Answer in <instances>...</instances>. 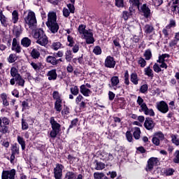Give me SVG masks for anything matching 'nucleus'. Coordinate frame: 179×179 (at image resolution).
<instances>
[{"label":"nucleus","mask_w":179,"mask_h":179,"mask_svg":"<svg viewBox=\"0 0 179 179\" xmlns=\"http://www.w3.org/2000/svg\"><path fill=\"white\" fill-rule=\"evenodd\" d=\"M46 25L52 33L58 31L59 26L57 23V13L55 12H50L48 13Z\"/></svg>","instance_id":"obj_1"},{"label":"nucleus","mask_w":179,"mask_h":179,"mask_svg":"<svg viewBox=\"0 0 179 179\" xmlns=\"http://www.w3.org/2000/svg\"><path fill=\"white\" fill-rule=\"evenodd\" d=\"M34 37L37 39V44L42 45V47H45L48 44V38L41 29H37L35 31Z\"/></svg>","instance_id":"obj_2"},{"label":"nucleus","mask_w":179,"mask_h":179,"mask_svg":"<svg viewBox=\"0 0 179 179\" xmlns=\"http://www.w3.org/2000/svg\"><path fill=\"white\" fill-rule=\"evenodd\" d=\"M25 26L27 24L31 30H34L37 26V20L34 12L29 10L24 17Z\"/></svg>","instance_id":"obj_3"},{"label":"nucleus","mask_w":179,"mask_h":179,"mask_svg":"<svg viewBox=\"0 0 179 179\" xmlns=\"http://www.w3.org/2000/svg\"><path fill=\"white\" fill-rule=\"evenodd\" d=\"M50 122L52 125V131H50L51 138H57V136L59 134L61 131V124L57 122L54 117H50Z\"/></svg>","instance_id":"obj_4"},{"label":"nucleus","mask_w":179,"mask_h":179,"mask_svg":"<svg viewBox=\"0 0 179 179\" xmlns=\"http://www.w3.org/2000/svg\"><path fill=\"white\" fill-rule=\"evenodd\" d=\"M15 176H16V171L15 169H11L10 171H3L1 178L15 179Z\"/></svg>","instance_id":"obj_5"},{"label":"nucleus","mask_w":179,"mask_h":179,"mask_svg":"<svg viewBox=\"0 0 179 179\" xmlns=\"http://www.w3.org/2000/svg\"><path fill=\"white\" fill-rule=\"evenodd\" d=\"M159 163V159L156 157H151L148 161V165L146 167V171H152L153 170V167L155 166H157V164Z\"/></svg>","instance_id":"obj_6"},{"label":"nucleus","mask_w":179,"mask_h":179,"mask_svg":"<svg viewBox=\"0 0 179 179\" xmlns=\"http://www.w3.org/2000/svg\"><path fill=\"white\" fill-rule=\"evenodd\" d=\"M84 38L86 40L87 44H93L94 43V38H93V33L92 30L89 29L83 34Z\"/></svg>","instance_id":"obj_7"},{"label":"nucleus","mask_w":179,"mask_h":179,"mask_svg":"<svg viewBox=\"0 0 179 179\" xmlns=\"http://www.w3.org/2000/svg\"><path fill=\"white\" fill-rule=\"evenodd\" d=\"M64 166L62 164H57L56 167L54 169L55 178L61 179L62 178V169Z\"/></svg>","instance_id":"obj_8"},{"label":"nucleus","mask_w":179,"mask_h":179,"mask_svg":"<svg viewBox=\"0 0 179 179\" xmlns=\"http://www.w3.org/2000/svg\"><path fill=\"white\" fill-rule=\"evenodd\" d=\"M157 110L162 113L163 114H166V113H169V105H167L164 101H160L157 105Z\"/></svg>","instance_id":"obj_9"},{"label":"nucleus","mask_w":179,"mask_h":179,"mask_svg":"<svg viewBox=\"0 0 179 179\" xmlns=\"http://www.w3.org/2000/svg\"><path fill=\"white\" fill-rule=\"evenodd\" d=\"M17 82L18 86H22V87H23L24 86V79H23V78H22V76H18L16 78H13L10 79V85H12V86H13V85H15V82Z\"/></svg>","instance_id":"obj_10"},{"label":"nucleus","mask_w":179,"mask_h":179,"mask_svg":"<svg viewBox=\"0 0 179 179\" xmlns=\"http://www.w3.org/2000/svg\"><path fill=\"white\" fill-rule=\"evenodd\" d=\"M155 125H156V123L153 122V120L150 117H147L144 122V127L146 128L148 131H152L155 128Z\"/></svg>","instance_id":"obj_11"},{"label":"nucleus","mask_w":179,"mask_h":179,"mask_svg":"<svg viewBox=\"0 0 179 179\" xmlns=\"http://www.w3.org/2000/svg\"><path fill=\"white\" fill-rule=\"evenodd\" d=\"M105 66H106V68H114L115 66V61H114V57L108 56L105 60Z\"/></svg>","instance_id":"obj_12"},{"label":"nucleus","mask_w":179,"mask_h":179,"mask_svg":"<svg viewBox=\"0 0 179 179\" xmlns=\"http://www.w3.org/2000/svg\"><path fill=\"white\" fill-rule=\"evenodd\" d=\"M141 110L144 112V114H145V115L155 117V111H153L152 109L148 108V106L146 105V103H143V105H141Z\"/></svg>","instance_id":"obj_13"},{"label":"nucleus","mask_w":179,"mask_h":179,"mask_svg":"<svg viewBox=\"0 0 179 179\" xmlns=\"http://www.w3.org/2000/svg\"><path fill=\"white\" fill-rule=\"evenodd\" d=\"M80 92L85 97H89V96H90V94H92V91H90V90L86 88V85H82L80 87Z\"/></svg>","instance_id":"obj_14"},{"label":"nucleus","mask_w":179,"mask_h":179,"mask_svg":"<svg viewBox=\"0 0 179 179\" xmlns=\"http://www.w3.org/2000/svg\"><path fill=\"white\" fill-rule=\"evenodd\" d=\"M48 80H55L58 75L57 74V70L52 69L48 73Z\"/></svg>","instance_id":"obj_15"},{"label":"nucleus","mask_w":179,"mask_h":179,"mask_svg":"<svg viewBox=\"0 0 179 179\" xmlns=\"http://www.w3.org/2000/svg\"><path fill=\"white\" fill-rule=\"evenodd\" d=\"M141 12L144 14L145 17H149L150 16V9L146 6V4L142 6Z\"/></svg>","instance_id":"obj_16"},{"label":"nucleus","mask_w":179,"mask_h":179,"mask_svg":"<svg viewBox=\"0 0 179 179\" xmlns=\"http://www.w3.org/2000/svg\"><path fill=\"white\" fill-rule=\"evenodd\" d=\"M47 62L52 65H58V60L55 56H48L46 59Z\"/></svg>","instance_id":"obj_17"},{"label":"nucleus","mask_w":179,"mask_h":179,"mask_svg":"<svg viewBox=\"0 0 179 179\" xmlns=\"http://www.w3.org/2000/svg\"><path fill=\"white\" fill-rule=\"evenodd\" d=\"M102 157L103 160L105 162H108L109 160H113L114 159V157L111 153H107V152H103L102 154Z\"/></svg>","instance_id":"obj_18"},{"label":"nucleus","mask_w":179,"mask_h":179,"mask_svg":"<svg viewBox=\"0 0 179 179\" xmlns=\"http://www.w3.org/2000/svg\"><path fill=\"white\" fill-rule=\"evenodd\" d=\"M21 44L23 47H30V44H31V41L29 38H24L21 41Z\"/></svg>","instance_id":"obj_19"},{"label":"nucleus","mask_w":179,"mask_h":179,"mask_svg":"<svg viewBox=\"0 0 179 179\" xmlns=\"http://www.w3.org/2000/svg\"><path fill=\"white\" fill-rule=\"evenodd\" d=\"M110 82H111L110 87H114L115 86H117L118 83H120V78H118V76H113L111 78Z\"/></svg>","instance_id":"obj_20"},{"label":"nucleus","mask_w":179,"mask_h":179,"mask_svg":"<svg viewBox=\"0 0 179 179\" xmlns=\"http://www.w3.org/2000/svg\"><path fill=\"white\" fill-rule=\"evenodd\" d=\"M10 73L13 78H17L19 76H20V74L19 73V71L17 70V69H16V67H12L10 69Z\"/></svg>","instance_id":"obj_21"},{"label":"nucleus","mask_w":179,"mask_h":179,"mask_svg":"<svg viewBox=\"0 0 179 179\" xmlns=\"http://www.w3.org/2000/svg\"><path fill=\"white\" fill-rule=\"evenodd\" d=\"M145 75L148 76L149 78H153L155 75L153 74V70L150 69V66H148L144 69Z\"/></svg>","instance_id":"obj_22"},{"label":"nucleus","mask_w":179,"mask_h":179,"mask_svg":"<svg viewBox=\"0 0 179 179\" xmlns=\"http://www.w3.org/2000/svg\"><path fill=\"white\" fill-rule=\"evenodd\" d=\"M62 100L56 101L55 103V108L56 111L58 113H61V110H62Z\"/></svg>","instance_id":"obj_23"},{"label":"nucleus","mask_w":179,"mask_h":179,"mask_svg":"<svg viewBox=\"0 0 179 179\" xmlns=\"http://www.w3.org/2000/svg\"><path fill=\"white\" fill-rule=\"evenodd\" d=\"M131 82H132L134 85H138L139 79H138V74H136V73L131 74Z\"/></svg>","instance_id":"obj_24"},{"label":"nucleus","mask_w":179,"mask_h":179,"mask_svg":"<svg viewBox=\"0 0 179 179\" xmlns=\"http://www.w3.org/2000/svg\"><path fill=\"white\" fill-rule=\"evenodd\" d=\"M95 170H103L106 168V164L96 161Z\"/></svg>","instance_id":"obj_25"},{"label":"nucleus","mask_w":179,"mask_h":179,"mask_svg":"<svg viewBox=\"0 0 179 179\" xmlns=\"http://www.w3.org/2000/svg\"><path fill=\"white\" fill-rule=\"evenodd\" d=\"M31 55L34 59H37L40 58V52L37 49H33Z\"/></svg>","instance_id":"obj_26"},{"label":"nucleus","mask_w":179,"mask_h":179,"mask_svg":"<svg viewBox=\"0 0 179 179\" xmlns=\"http://www.w3.org/2000/svg\"><path fill=\"white\" fill-rule=\"evenodd\" d=\"M133 135L135 139H139L141 138V129L139 127H135Z\"/></svg>","instance_id":"obj_27"},{"label":"nucleus","mask_w":179,"mask_h":179,"mask_svg":"<svg viewBox=\"0 0 179 179\" xmlns=\"http://www.w3.org/2000/svg\"><path fill=\"white\" fill-rule=\"evenodd\" d=\"M153 30H155V28H153V26L150 24H146L144 27V31L147 34H150Z\"/></svg>","instance_id":"obj_28"},{"label":"nucleus","mask_w":179,"mask_h":179,"mask_svg":"<svg viewBox=\"0 0 179 179\" xmlns=\"http://www.w3.org/2000/svg\"><path fill=\"white\" fill-rule=\"evenodd\" d=\"M0 132L1 134H3V135H5L6 134H9V127L6 125H1L0 126Z\"/></svg>","instance_id":"obj_29"},{"label":"nucleus","mask_w":179,"mask_h":179,"mask_svg":"<svg viewBox=\"0 0 179 179\" xmlns=\"http://www.w3.org/2000/svg\"><path fill=\"white\" fill-rule=\"evenodd\" d=\"M65 57H66L65 58L66 61H68L69 62L72 61V58H73V55L72 54V51L66 50L65 53Z\"/></svg>","instance_id":"obj_30"},{"label":"nucleus","mask_w":179,"mask_h":179,"mask_svg":"<svg viewBox=\"0 0 179 179\" xmlns=\"http://www.w3.org/2000/svg\"><path fill=\"white\" fill-rule=\"evenodd\" d=\"M17 142L21 145L22 150H24L26 149V143L24 142V140L21 136H17Z\"/></svg>","instance_id":"obj_31"},{"label":"nucleus","mask_w":179,"mask_h":179,"mask_svg":"<svg viewBox=\"0 0 179 179\" xmlns=\"http://www.w3.org/2000/svg\"><path fill=\"white\" fill-rule=\"evenodd\" d=\"M70 92L73 96H78L79 94V88L78 86H74L70 89Z\"/></svg>","instance_id":"obj_32"},{"label":"nucleus","mask_w":179,"mask_h":179,"mask_svg":"<svg viewBox=\"0 0 179 179\" xmlns=\"http://www.w3.org/2000/svg\"><path fill=\"white\" fill-rule=\"evenodd\" d=\"M0 22L2 26L6 27L8 26V18L3 15V14L0 17Z\"/></svg>","instance_id":"obj_33"},{"label":"nucleus","mask_w":179,"mask_h":179,"mask_svg":"<svg viewBox=\"0 0 179 179\" xmlns=\"http://www.w3.org/2000/svg\"><path fill=\"white\" fill-rule=\"evenodd\" d=\"M13 34H15L16 37H20V34H22V28L15 27L13 30Z\"/></svg>","instance_id":"obj_34"},{"label":"nucleus","mask_w":179,"mask_h":179,"mask_svg":"<svg viewBox=\"0 0 179 179\" xmlns=\"http://www.w3.org/2000/svg\"><path fill=\"white\" fill-rule=\"evenodd\" d=\"M144 57L147 61H149V59L152 58V51L150 50V49H148L145 51Z\"/></svg>","instance_id":"obj_35"},{"label":"nucleus","mask_w":179,"mask_h":179,"mask_svg":"<svg viewBox=\"0 0 179 179\" xmlns=\"http://www.w3.org/2000/svg\"><path fill=\"white\" fill-rule=\"evenodd\" d=\"M66 179H76V175L73 172H67L65 176Z\"/></svg>","instance_id":"obj_36"},{"label":"nucleus","mask_w":179,"mask_h":179,"mask_svg":"<svg viewBox=\"0 0 179 179\" xmlns=\"http://www.w3.org/2000/svg\"><path fill=\"white\" fill-rule=\"evenodd\" d=\"M12 15L13 23H17V20H19V14L17 13V11L14 10Z\"/></svg>","instance_id":"obj_37"},{"label":"nucleus","mask_w":179,"mask_h":179,"mask_svg":"<svg viewBox=\"0 0 179 179\" xmlns=\"http://www.w3.org/2000/svg\"><path fill=\"white\" fill-rule=\"evenodd\" d=\"M11 152L13 155H19V147H17V144L13 145Z\"/></svg>","instance_id":"obj_38"},{"label":"nucleus","mask_w":179,"mask_h":179,"mask_svg":"<svg viewBox=\"0 0 179 179\" xmlns=\"http://www.w3.org/2000/svg\"><path fill=\"white\" fill-rule=\"evenodd\" d=\"M61 45H62L59 42H55L52 44V48L57 51L61 48Z\"/></svg>","instance_id":"obj_39"},{"label":"nucleus","mask_w":179,"mask_h":179,"mask_svg":"<svg viewBox=\"0 0 179 179\" xmlns=\"http://www.w3.org/2000/svg\"><path fill=\"white\" fill-rule=\"evenodd\" d=\"M78 31L80 33V34H84L85 32L87 31L86 26H85L84 24H80L78 29Z\"/></svg>","instance_id":"obj_40"},{"label":"nucleus","mask_w":179,"mask_h":179,"mask_svg":"<svg viewBox=\"0 0 179 179\" xmlns=\"http://www.w3.org/2000/svg\"><path fill=\"white\" fill-rule=\"evenodd\" d=\"M52 97H53V99H55V100H56V101L62 100L61 96H59V92H58L57 91L53 92Z\"/></svg>","instance_id":"obj_41"},{"label":"nucleus","mask_w":179,"mask_h":179,"mask_svg":"<svg viewBox=\"0 0 179 179\" xmlns=\"http://www.w3.org/2000/svg\"><path fill=\"white\" fill-rule=\"evenodd\" d=\"M93 52L96 54V55H100V54H101V48L96 46L93 50Z\"/></svg>","instance_id":"obj_42"},{"label":"nucleus","mask_w":179,"mask_h":179,"mask_svg":"<svg viewBox=\"0 0 179 179\" xmlns=\"http://www.w3.org/2000/svg\"><path fill=\"white\" fill-rule=\"evenodd\" d=\"M138 64L141 65V68H145V66H146V60H145V59L143 57H140Z\"/></svg>","instance_id":"obj_43"},{"label":"nucleus","mask_w":179,"mask_h":179,"mask_svg":"<svg viewBox=\"0 0 179 179\" xmlns=\"http://www.w3.org/2000/svg\"><path fill=\"white\" fill-rule=\"evenodd\" d=\"M29 129V124L26 122V120L22 119V129L25 130Z\"/></svg>","instance_id":"obj_44"},{"label":"nucleus","mask_w":179,"mask_h":179,"mask_svg":"<svg viewBox=\"0 0 179 179\" xmlns=\"http://www.w3.org/2000/svg\"><path fill=\"white\" fill-rule=\"evenodd\" d=\"M155 138H158L159 141H163L164 139V134L162 132H157L155 134Z\"/></svg>","instance_id":"obj_45"},{"label":"nucleus","mask_w":179,"mask_h":179,"mask_svg":"<svg viewBox=\"0 0 179 179\" xmlns=\"http://www.w3.org/2000/svg\"><path fill=\"white\" fill-rule=\"evenodd\" d=\"M103 177H104V173H94V178L95 179H101L103 178Z\"/></svg>","instance_id":"obj_46"},{"label":"nucleus","mask_w":179,"mask_h":179,"mask_svg":"<svg viewBox=\"0 0 179 179\" xmlns=\"http://www.w3.org/2000/svg\"><path fill=\"white\" fill-rule=\"evenodd\" d=\"M115 5L117 8H124V0H115Z\"/></svg>","instance_id":"obj_47"},{"label":"nucleus","mask_w":179,"mask_h":179,"mask_svg":"<svg viewBox=\"0 0 179 179\" xmlns=\"http://www.w3.org/2000/svg\"><path fill=\"white\" fill-rule=\"evenodd\" d=\"M174 169L169 168L166 169L165 174L166 176H173V174H174Z\"/></svg>","instance_id":"obj_48"},{"label":"nucleus","mask_w":179,"mask_h":179,"mask_svg":"<svg viewBox=\"0 0 179 179\" xmlns=\"http://www.w3.org/2000/svg\"><path fill=\"white\" fill-rule=\"evenodd\" d=\"M153 70L155 72H157L159 73V72H162V69H160V66L157 64V63H155L153 66Z\"/></svg>","instance_id":"obj_49"},{"label":"nucleus","mask_w":179,"mask_h":179,"mask_svg":"<svg viewBox=\"0 0 179 179\" xmlns=\"http://www.w3.org/2000/svg\"><path fill=\"white\" fill-rule=\"evenodd\" d=\"M67 40L69 43V47H73V44H75V42L73 41V38L71 36H68Z\"/></svg>","instance_id":"obj_50"},{"label":"nucleus","mask_w":179,"mask_h":179,"mask_svg":"<svg viewBox=\"0 0 179 179\" xmlns=\"http://www.w3.org/2000/svg\"><path fill=\"white\" fill-rule=\"evenodd\" d=\"M22 111H24V110H29V103L26 101H24L22 102Z\"/></svg>","instance_id":"obj_51"},{"label":"nucleus","mask_w":179,"mask_h":179,"mask_svg":"<svg viewBox=\"0 0 179 179\" xmlns=\"http://www.w3.org/2000/svg\"><path fill=\"white\" fill-rule=\"evenodd\" d=\"M124 83L126 85H129V74L128 71H126L124 73Z\"/></svg>","instance_id":"obj_52"},{"label":"nucleus","mask_w":179,"mask_h":179,"mask_svg":"<svg viewBox=\"0 0 179 179\" xmlns=\"http://www.w3.org/2000/svg\"><path fill=\"white\" fill-rule=\"evenodd\" d=\"M140 92L141 93H146L148 92V85H143L140 88Z\"/></svg>","instance_id":"obj_53"},{"label":"nucleus","mask_w":179,"mask_h":179,"mask_svg":"<svg viewBox=\"0 0 179 179\" xmlns=\"http://www.w3.org/2000/svg\"><path fill=\"white\" fill-rule=\"evenodd\" d=\"M15 61H16V55L13 54L10 55L8 58V62H10L12 64L15 62Z\"/></svg>","instance_id":"obj_54"},{"label":"nucleus","mask_w":179,"mask_h":179,"mask_svg":"<svg viewBox=\"0 0 179 179\" xmlns=\"http://www.w3.org/2000/svg\"><path fill=\"white\" fill-rule=\"evenodd\" d=\"M1 122L3 124V125H9L10 124V120L8 119V117H3L1 119Z\"/></svg>","instance_id":"obj_55"},{"label":"nucleus","mask_w":179,"mask_h":179,"mask_svg":"<svg viewBox=\"0 0 179 179\" xmlns=\"http://www.w3.org/2000/svg\"><path fill=\"white\" fill-rule=\"evenodd\" d=\"M152 143H154V145H156V146H159V145H160V139H159L157 137H154L152 139Z\"/></svg>","instance_id":"obj_56"},{"label":"nucleus","mask_w":179,"mask_h":179,"mask_svg":"<svg viewBox=\"0 0 179 179\" xmlns=\"http://www.w3.org/2000/svg\"><path fill=\"white\" fill-rule=\"evenodd\" d=\"M176 157L173 159L174 163H179V150H176L175 152Z\"/></svg>","instance_id":"obj_57"},{"label":"nucleus","mask_w":179,"mask_h":179,"mask_svg":"<svg viewBox=\"0 0 179 179\" xmlns=\"http://www.w3.org/2000/svg\"><path fill=\"white\" fill-rule=\"evenodd\" d=\"M113 44L117 48H121V44H120V38H116L113 41Z\"/></svg>","instance_id":"obj_58"},{"label":"nucleus","mask_w":179,"mask_h":179,"mask_svg":"<svg viewBox=\"0 0 179 179\" xmlns=\"http://www.w3.org/2000/svg\"><path fill=\"white\" fill-rule=\"evenodd\" d=\"M70 12H69V10L68 8H63V15L64 16V17H68L70 15Z\"/></svg>","instance_id":"obj_59"},{"label":"nucleus","mask_w":179,"mask_h":179,"mask_svg":"<svg viewBox=\"0 0 179 179\" xmlns=\"http://www.w3.org/2000/svg\"><path fill=\"white\" fill-rule=\"evenodd\" d=\"M67 8H69L71 13H75V6H73V4H68Z\"/></svg>","instance_id":"obj_60"},{"label":"nucleus","mask_w":179,"mask_h":179,"mask_svg":"<svg viewBox=\"0 0 179 179\" xmlns=\"http://www.w3.org/2000/svg\"><path fill=\"white\" fill-rule=\"evenodd\" d=\"M126 136L129 142H132V134H131V131H127Z\"/></svg>","instance_id":"obj_61"},{"label":"nucleus","mask_w":179,"mask_h":179,"mask_svg":"<svg viewBox=\"0 0 179 179\" xmlns=\"http://www.w3.org/2000/svg\"><path fill=\"white\" fill-rule=\"evenodd\" d=\"M155 6H160L163 3V0H152Z\"/></svg>","instance_id":"obj_62"},{"label":"nucleus","mask_w":179,"mask_h":179,"mask_svg":"<svg viewBox=\"0 0 179 179\" xmlns=\"http://www.w3.org/2000/svg\"><path fill=\"white\" fill-rule=\"evenodd\" d=\"M172 142L173 143H175L176 146H179V140L177 138V136H172Z\"/></svg>","instance_id":"obj_63"},{"label":"nucleus","mask_w":179,"mask_h":179,"mask_svg":"<svg viewBox=\"0 0 179 179\" xmlns=\"http://www.w3.org/2000/svg\"><path fill=\"white\" fill-rule=\"evenodd\" d=\"M171 10L173 12V13H175V15H177V13L179 12L178 6H177V5L172 6Z\"/></svg>","instance_id":"obj_64"}]
</instances>
